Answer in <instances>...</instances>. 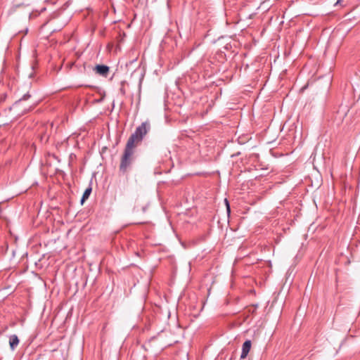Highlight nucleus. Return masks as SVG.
I'll use <instances>...</instances> for the list:
<instances>
[{"label":"nucleus","instance_id":"nucleus-2","mask_svg":"<svg viewBox=\"0 0 360 360\" xmlns=\"http://www.w3.org/2000/svg\"><path fill=\"white\" fill-rule=\"evenodd\" d=\"M31 97L29 93L25 94L21 98L15 101L13 105L9 108V111L13 112L12 118L16 119L27 112H28L31 105H23L24 102L28 100Z\"/></svg>","mask_w":360,"mask_h":360},{"label":"nucleus","instance_id":"nucleus-9","mask_svg":"<svg viewBox=\"0 0 360 360\" xmlns=\"http://www.w3.org/2000/svg\"><path fill=\"white\" fill-rule=\"evenodd\" d=\"M6 97V94H3L0 98V103L3 102L5 100Z\"/></svg>","mask_w":360,"mask_h":360},{"label":"nucleus","instance_id":"nucleus-3","mask_svg":"<svg viewBox=\"0 0 360 360\" xmlns=\"http://www.w3.org/2000/svg\"><path fill=\"white\" fill-rule=\"evenodd\" d=\"M134 147L126 144L124 153L121 158L120 171L125 174L134 160Z\"/></svg>","mask_w":360,"mask_h":360},{"label":"nucleus","instance_id":"nucleus-1","mask_svg":"<svg viewBox=\"0 0 360 360\" xmlns=\"http://www.w3.org/2000/svg\"><path fill=\"white\" fill-rule=\"evenodd\" d=\"M150 129V124L148 121L142 122L130 136L127 140V144L135 148L142 141L144 136L149 131Z\"/></svg>","mask_w":360,"mask_h":360},{"label":"nucleus","instance_id":"nucleus-7","mask_svg":"<svg viewBox=\"0 0 360 360\" xmlns=\"http://www.w3.org/2000/svg\"><path fill=\"white\" fill-rule=\"evenodd\" d=\"M92 191L91 187L89 186L86 190L84 191L83 195L81 198V204L82 205L86 200H87Z\"/></svg>","mask_w":360,"mask_h":360},{"label":"nucleus","instance_id":"nucleus-5","mask_svg":"<svg viewBox=\"0 0 360 360\" xmlns=\"http://www.w3.org/2000/svg\"><path fill=\"white\" fill-rule=\"evenodd\" d=\"M252 342L250 340H248L245 341L242 346V352L240 354V359H245L247 357L250 348H251Z\"/></svg>","mask_w":360,"mask_h":360},{"label":"nucleus","instance_id":"nucleus-4","mask_svg":"<svg viewBox=\"0 0 360 360\" xmlns=\"http://www.w3.org/2000/svg\"><path fill=\"white\" fill-rule=\"evenodd\" d=\"M96 73L103 76L107 77L109 72V67L105 65H97L94 68Z\"/></svg>","mask_w":360,"mask_h":360},{"label":"nucleus","instance_id":"nucleus-10","mask_svg":"<svg viewBox=\"0 0 360 360\" xmlns=\"http://www.w3.org/2000/svg\"><path fill=\"white\" fill-rule=\"evenodd\" d=\"M340 1H341V0H338V1H337V3H336V4H340Z\"/></svg>","mask_w":360,"mask_h":360},{"label":"nucleus","instance_id":"nucleus-8","mask_svg":"<svg viewBox=\"0 0 360 360\" xmlns=\"http://www.w3.org/2000/svg\"><path fill=\"white\" fill-rule=\"evenodd\" d=\"M225 204L226 205L228 212H230L229 203L227 199H225Z\"/></svg>","mask_w":360,"mask_h":360},{"label":"nucleus","instance_id":"nucleus-6","mask_svg":"<svg viewBox=\"0 0 360 360\" xmlns=\"http://www.w3.org/2000/svg\"><path fill=\"white\" fill-rule=\"evenodd\" d=\"M19 344V339L16 335H11L9 337V345L12 351H14Z\"/></svg>","mask_w":360,"mask_h":360}]
</instances>
